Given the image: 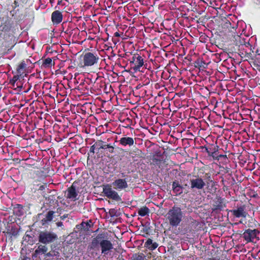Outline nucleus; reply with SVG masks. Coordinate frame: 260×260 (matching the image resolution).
<instances>
[{"mask_svg": "<svg viewBox=\"0 0 260 260\" xmlns=\"http://www.w3.org/2000/svg\"><path fill=\"white\" fill-rule=\"evenodd\" d=\"M113 39H114V38H113V37L112 36V40L113 41Z\"/></svg>", "mask_w": 260, "mask_h": 260, "instance_id": "obj_57", "label": "nucleus"}, {"mask_svg": "<svg viewBox=\"0 0 260 260\" xmlns=\"http://www.w3.org/2000/svg\"><path fill=\"white\" fill-rule=\"evenodd\" d=\"M82 60L84 67H90L96 63L99 60V57L95 54L87 52L82 56Z\"/></svg>", "mask_w": 260, "mask_h": 260, "instance_id": "obj_6", "label": "nucleus"}, {"mask_svg": "<svg viewBox=\"0 0 260 260\" xmlns=\"http://www.w3.org/2000/svg\"><path fill=\"white\" fill-rule=\"evenodd\" d=\"M100 148H103L106 150H107L110 152H112L114 150V147L112 146L106 144H103L102 143V145L100 146Z\"/></svg>", "mask_w": 260, "mask_h": 260, "instance_id": "obj_32", "label": "nucleus"}, {"mask_svg": "<svg viewBox=\"0 0 260 260\" xmlns=\"http://www.w3.org/2000/svg\"><path fill=\"white\" fill-rule=\"evenodd\" d=\"M114 199H115V201H121V198H120V196L118 195L117 192H116L115 191V194H114Z\"/></svg>", "mask_w": 260, "mask_h": 260, "instance_id": "obj_41", "label": "nucleus"}, {"mask_svg": "<svg viewBox=\"0 0 260 260\" xmlns=\"http://www.w3.org/2000/svg\"><path fill=\"white\" fill-rule=\"evenodd\" d=\"M105 49L106 50H109V51L111 50V54L110 55H108V58L105 59V60H107V62H109L110 64H111V67L113 71L114 70V65L112 63V62L111 61H112V60L114 57V55L113 54V47L111 46H108L107 44H106L105 46Z\"/></svg>", "mask_w": 260, "mask_h": 260, "instance_id": "obj_26", "label": "nucleus"}, {"mask_svg": "<svg viewBox=\"0 0 260 260\" xmlns=\"http://www.w3.org/2000/svg\"><path fill=\"white\" fill-rule=\"evenodd\" d=\"M91 222L90 221L87 222H83L81 225L85 230L88 231L91 226Z\"/></svg>", "mask_w": 260, "mask_h": 260, "instance_id": "obj_36", "label": "nucleus"}, {"mask_svg": "<svg viewBox=\"0 0 260 260\" xmlns=\"http://www.w3.org/2000/svg\"><path fill=\"white\" fill-rule=\"evenodd\" d=\"M204 177L208 181H210V182L212 181V180L211 177V174L210 173H206Z\"/></svg>", "mask_w": 260, "mask_h": 260, "instance_id": "obj_40", "label": "nucleus"}, {"mask_svg": "<svg viewBox=\"0 0 260 260\" xmlns=\"http://www.w3.org/2000/svg\"><path fill=\"white\" fill-rule=\"evenodd\" d=\"M260 231L257 229H247L242 234L241 237L247 243L253 242L254 239L258 238Z\"/></svg>", "mask_w": 260, "mask_h": 260, "instance_id": "obj_5", "label": "nucleus"}, {"mask_svg": "<svg viewBox=\"0 0 260 260\" xmlns=\"http://www.w3.org/2000/svg\"><path fill=\"white\" fill-rule=\"evenodd\" d=\"M190 188L192 190H202L206 185L204 180L199 177V176H195L194 178L191 179L189 181Z\"/></svg>", "mask_w": 260, "mask_h": 260, "instance_id": "obj_8", "label": "nucleus"}, {"mask_svg": "<svg viewBox=\"0 0 260 260\" xmlns=\"http://www.w3.org/2000/svg\"><path fill=\"white\" fill-rule=\"evenodd\" d=\"M145 58L144 55H141L138 53L134 54L129 62L131 69H133L135 72L140 71L141 68L143 66H145L144 61Z\"/></svg>", "mask_w": 260, "mask_h": 260, "instance_id": "obj_2", "label": "nucleus"}, {"mask_svg": "<svg viewBox=\"0 0 260 260\" xmlns=\"http://www.w3.org/2000/svg\"><path fill=\"white\" fill-rule=\"evenodd\" d=\"M46 255L48 257H50L53 256V254L50 252H49L48 253H47L46 254Z\"/></svg>", "mask_w": 260, "mask_h": 260, "instance_id": "obj_50", "label": "nucleus"}, {"mask_svg": "<svg viewBox=\"0 0 260 260\" xmlns=\"http://www.w3.org/2000/svg\"><path fill=\"white\" fill-rule=\"evenodd\" d=\"M56 225L58 227H62L63 225V223L62 222H57L56 223Z\"/></svg>", "mask_w": 260, "mask_h": 260, "instance_id": "obj_45", "label": "nucleus"}, {"mask_svg": "<svg viewBox=\"0 0 260 260\" xmlns=\"http://www.w3.org/2000/svg\"><path fill=\"white\" fill-rule=\"evenodd\" d=\"M116 100L117 102H118V98L117 97L116 98Z\"/></svg>", "mask_w": 260, "mask_h": 260, "instance_id": "obj_56", "label": "nucleus"}, {"mask_svg": "<svg viewBox=\"0 0 260 260\" xmlns=\"http://www.w3.org/2000/svg\"><path fill=\"white\" fill-rule=\"evenodd\" d=\"M117 137H115V142H119V144L125 146L126 145H129V146L133 145L134 143V139L131 137H122L120 140H117Z\"/></svg>", "mask_w": 260, "mask_h": 260, "instance_id": "obj_14", "label": "nucleus"}, {"mask_svg": "<svg viewBox=\"0 0 260 260\" xmlns=\"http://www.w3.org/2000/svg\"><path fill=\"white\" fill-rule=\"evenodd\" d=\"M257 69L260 72V65L257 67Z\"/></svg>", "mask_w": 260, "mask_h": 260, "instance_id": "obj_53", "label": "nucleus"}, {"mask_svg": "<svg viewBox=\"0 0 260 260\" xmlns=\"http://www.w3.org/2000/svg\"><path fill=\"white\" fill-rule=\"evenodd\" d=\"M207 260H220V259H217L215 257H211V258H209Z\"/></svg>", "mask_w": 260, "mask_h": 260, "instance_id": "obj_51", "label": "nucleus"}, {"mask_svg": "<svg viewBox=\"0 0 260 260\" xmlns=\"http://www.w3.org/2000/svg\"><path fill=\"white\" fill-rule=\"evenodd\" d=\"M116 3H117L118 5L120 4H123V0H116L115 2V4Z\"/></svg>", "mask_w": 260, "mask_h": 260, "instance_id": "obj_46", "label": "nucleus"}, {"mask_svg": "<svg viewBox=\"0 0 260 260\" xmlns=\"http://www.w3.org/2000/svg\"><path fill=\"white\" fill-rule=\"evenodd\" d=\"M120 233V228L118 226H117L115 228V237L118 239V236L116 235V233Z\"/></svg>", "mask_w": 260, "mask_h": 260, "instance_id": "obj_42", "label": "nucleus"}, {"mask_svg": "<svg viewBox=\"0 0 260 260\" xmlns=\"http://www.w3.org/2000/svg\"><path fill=\"white\" fill-rule=\"evenodd\" d=\"M119 51L118 53H115V70L117 69V68H119L121 69V72H115V75L117 76L120 77L122 76V73L125 71V67L126 66V61L123 58L124 55L125 54H120Z\"/></svg>", "mask_w": 260, "mask_h": 260, "instance_id": "obj_3", "label": "nucleus"}, {"mask_svg": "<svg viewBox=\"0 0 260 260\" xmlns=\"http://www.w3.org/2000/svg\"><path fill=\"white\" fill-rule=\"evenodd\" d=\"M220 158H227L226 155L225 154H220L219 156V159Z\"/></svg>", "mask_w": 260, "mask_h": 260, "instance_id": "obj_48", "label": "nucleus"}, {"mask_svg": "<svg viewBox=\"0 0 260 260\" xmlns=\"http://www.w3.org/2000/svg\"><path fill=\"white\" fill-rule=\"evenodd\" d=\"M43 66L45 67H50L52 64V60L50 58H46L43 63Z\"/></svg>", "mask_w": 260, "mask_h": 260, "instance_id": "obj_34", "label": "nucleus"}, {"mask_svg": "<svg viewBox=\"0 0 260 260\" xmlns=\"http://www.w3.org/2000/svg\"><path fill=\"white\" fill-rule=\"evenodd\" d=\"M120 125L122 126V129H124L125 128H131V125L132 124V120L129 118L120 122Z\"/></svg>", "mask_w": 260, "mask_h": 260, "instance_id": "obj_29", "label": "nucleus"}, {"mask_svg": "<svg viewBox=\"0 0 260 260\" xmlns=\"http://www.w3.org/2000/svg\"><path fill=\"white\" fill-rule=\"evenodd\" d=\"M122 85L118 82H117L116 83H115V96L116 95V92L119 93L120 91V87Z\"/></svg>", "mask_w": 260, "mask_h": 260, "instance_id": "obj_38", "label": "nucleus"}, {"mask_svg": "<svg viewBox=\"0 0 260 260\" xmlns=\"http://www.w3.org/2000/svg\"><path fill=\"white\" fill-rule=\"evenodd\" d=\"M136 88H137V89H139V86H137L136 87Z\"/></svg>", "mask_w": 260, "mask_h": 260, "instance_id": "obj_54", "label": "nucleus"}, {"mask_svg": "<svg viewBox=\"0 0 260 260\" xmlns=\"http://www.w3.org/2000/svg\"><path fill=\"white\" fill-rule=\"evenodd\" d=\"M115 186L117 189H124L127 187V184L125 179H118L115 180Z\"/></svg>", "mask_w": 260, "mask_h": 260, "instance_id": "obj_23", "label": "nucleus"}, {"mask_svg": "<svg viewBox=\"0 0 260 260\" xmlns=\"http://www.w3.org/2000/svg\"><path fill=\"white\" fill-rule=\"evenodd\" d=\"M250 45L249 43L244 42V44H240L239 45V51L240 55H244L245 56L248 57L251 53L247 52V49L250 50Z\"/></svg>", "mask_w": 260, "mask_h": 260, "instance_id": "obj_12", "label": "nucleus"}, {"mask_svg": "<svg viewBox=\"0 0 260 260\" xmlns=\"http://www.w3.org/2000/svg\"><path fill=\"white\" fill-rule=\"evenodd\" d=\"M214 145V144H213L209 143L207 145L200 146L199 149L201 150L203 153H207L208 156H210L211 153V152L213 150Z\"/></svg>", "mask_w": 260, "mask_h": 260, "instance_id": "obj_24", "label": "nucleus"}, {"mask_svg": "<svg viewBox=\"0 0 260 260\" xmlns=\"http://www.w3.org/2000/svg\"><path fill=\"white\" fill-rule=\"evenodd\" d=\"M253 64L254 67H255L256 68L257 67L260 66V57H256L253 61Z\"/></svg>", "mask_w": 260, "mask_h": 260, "instance_id": "obj_37", "label": "nucleus"}, {"mask_svg": "<svg viewBox=\"0 0 260 260\" xmlns=\"http://www.w3.org/2000/svg\"><path fill=\"white\" fill-rule=\"evenodd\" d=\"M68 217V214H65L60 217L61 219L64 220L66 218Z\"/></svg>", "mask_w": 260, "mask_h": 260, "instance_id": "obj_49", "label": "nucleus"}, {"mask_svg": "<svg viewBox=\"0 0 260 260\" xmlns=\"http://www.w3.org/2000/svg\"><path fill=\"white\" fill-rule=\"evenodd\" d=\"M239 222L244 224L245 227L248 229H255V228L256 226V221L252 218H251V219L248 221H245L244 222H243L242 220H241Z\"/></svg>", "mask_w": 260, "mask_h": 260, "instance_id": "obj_22", "label": "nucleus"}, {"mask_svg": "<svg viewBox=\"0 0 260 260\" xmlns=\"http://www.w3.org/2000/svg\"><path fill=\"white\" fill-rule=\"evenodd\" d=\"M115 24L117 22L126 23V18L125 16V8L122 6H119L117 8L115 6Z\"/></svg>", "mask_w": 260, "mask_h": 260, "instance_id": "obj_9", "label": "nucleus"}, {"mask_svg": "<svg viewBox=\"0 0 260 260\" xmlns=\"http://www.w3.org/2000/svg\"><path fill=\"white\" fill-rule=\"evenodd\" d=\"M102 235H98L92 241V244L100 243L102 247V252L106 253L107 251L112 248V245L111 242L108 240H102Z\"/></svg>", "mask_w": 260, "mask_h": 260, "instance_id": "obj_7", "label": "nucleus"}, {"mask_svg": "<svg viewBox=\"0 0 260 260\" xmlns=\"http://www.w3.org/2000/svg\"><path fill=\"white\" fill-rule=\"evenodd\" d=\"M219 150V146L217 145H214L213 148V150L211 152L210 157H212L214 159H219V154L218 152Z\"/></svg>", "mask_w": 260, "mask_h": 260, "instance_id": "obj_27", "label": "nucleus"}, {"mask_svg": "<svg viewBox=\"0 0 260 260\" xmlns=\"http://www.w3.org/2000/svg\"><path fill=\"white\" fill-rule=\"evenodd\" d=\"M115 115H116V117L119 122H121L129 118L126 113L123 111L121 112L120 110L118 109H116V110H115Z\"/></svg>", "mask_w": 260, "mask_h": 260, "instance_id": "obj_21", "label": "nucleus"}, {"mask_svg": "<svg viewBox=\"0 0 260 260\" xmlns=\"http://www.w3.org/2000/svg\"><path fill=\"white\" fill-rule=\"evenodd\" d=\"M230 212L234 217L236 218H245L248 214L247 212L245 211V205L241 206L238 207L237 209L231 210Z\"/></svg>", "mask_w": 260, "mask_h": 260, "instance_id": "obj_10", "label": "nucleus"}, {"mask_svg": "<svg viewBox=\"0 0 260 260\" xmlns=\"http://www.w3.org/2000/svg\"><path fill=\"white\" fill-rule=\"evenodd\" d=\"M113 217H114V210L113 209H110L109 210V215L107 214L106 215V219L107 221H109L110 223H111L112 224L114 223L113 220Z\"/></svg>", "mask_w": 260, "mask_h": 260, "instance_id": "obj_31", "label": "nucleus"}, {"mask_svg": "<svg viewBox=\"0 0 260 260\" xmlns=\"http://www.w3.org/2000/svg\"><path fill=\"white\" fill-rule=\"evenodd\" d=\"M114 44L115 45L116 44V40H115V43H114Z\"/></svg>", "mask_w": 260, "mask_h": 260, "instance_id": "obj_55", "label": "nucleus"}, {"mask_svg": "<svg viewBox=\"0 0 260 260\" xmlns=\"http://www.w3.org/2000/svg\"><path fill=\"white\" fill-rule=\"evenodd\" d=\"M149 211L150 210L148 207L146 206H143L139 209L138 213L141 216H145L148 214Z\"/></svg>", "mask_w": 260, "mask_h": 260, "instance_id": "obj_30", "label": "nucleus"}, {"mask_svg": "<svg viewBox=\"0 0 260 260\" xmlns=\"http://www.w3.org/2000/svg\"><path fill=\"white\" fill-rule=\"evenodd\" d=\"M149 82H150V80H149V79H147V80H146V83H145V84H146V85H147V84H149Z\"/></svg>", "mask_w": 260, "mask_h": 260, "instance_id": "obj_52", "label": "nucleus"}, {"mask_svg": "<svg viewBox=\"0 0 260 260\" xmlns=\"http://www.w3.org/2000/svg\"><path fill=\"white\" fill-rule=\"evenodd\" d=\"M103 192L108 198L114 199V191L112 186L109 185H104L103 187Z\"/></svg>", "mask_w": 260, "mask_h": 260, "instance_id": "obj_20", "label": "nucleus"}, {"mask_svg": "<svg viewBox=\"0 0 260 260\" xmlns=\"http://www.w3.org/2000/svg\"><path fill=\"white\" fill-rule=\"evenodd\" d=\"M223 199L221 198H219L216 201L213 205V210H222L226 205L223 202Z\"/></svg>", "mask_w": 260, "mask_h": 260, "instance_id": "obj_18", "label": "nucleus"}, {"mask_svg": "<svg viewBox=\"0 0 260 260\" xmlns=\"http://www.w3.org/2000/svg\"><path fill=\"white\" fill-rule=\"evenodd\" d=\"M145 257L143 254H137L133 255L132 260H144Z\"/></svg>", "mask_w": 260, "mask_h": 260, "instance_id": "obj_35", "label": "nucleus"}, {"mask_svg": "<svg viewBox=\"0 0 260 260\" xmlns=\"http://www.w3.org/2000/svg\"><path fill=\"white\" fill-rule=\"evenodd\" d=\"M167 215V219L172 226H177L182 221L183 213L179 207H173L169 211Z\"/></svg>", "mask_w": 260, "mask_h": 260, "instance_id": "obj_1", "label": "nucleus"}, {"mask_svg": "<svg viewBox=\"0 0 260 260\" xmlns=\"http://www.w3.org/2000/svg\"><path fill=\"white\" fill-rule=\"evenodd\" d=\"M78 193L76 191V187L74 184L68 189L67 198L72 201H76L77 198Z\"/></svg>", "mask_w": 260, "mask_h": 260, "instance_id": "obj_13", "label": "nucleus"}, {"mask_svg": "<svg viewBox=\"0 0 260 260\" xmlns=\"http://www.w3.org/2000/svg\"><path fill=\"white\" fill-rule=\"evenodd\" d=\"M183 187L181 186L178 181H175L172 183V190L176 195H179L183 192Z\"/></svg>", "mask_w": 260, "mask_h": 260, "instance_id": "obj_19", "label": "nucleus"}, {"mask_svg": "<svg viewBox=\"0 0 260 260\" xmlns=\"http://www.w3.org/2000/svg\"><path fill=\"white\" fill-rule=\"evenodd\" d=\"M47 250L48 248L46 246L40 245L36 249L35 252L36 255H39L45 253Z\"/></svg>", "mask_w": 260, "mask_h": 260, "instance_id": "obj_28", "label": "nucleus"}, {"mask_svg": "<svg viewBox=\"0 0 260 260\" xmlns=\"http://www.w3.org/2000/svg\"><path fill=\"white\" fill-rule=\"evenodd\" d=\"M116 126H117V127L115 129V134L119 135L122 133H124V129H122L120 124H118L117 123H115V127Z\"/></svg>", "mask_w": 260, "mask_h": 260, "instance_id": "obj_33", "label": "nucleus"}, {"mask_svg": "<svg viewBox=\"0 0 260 260\" xmlns=\"http://www.w3.org/2000/svg\"><path fill=\"white\" fill-rule=\"evenodd\" d=\"M194 64L196 68L203 71L207 68L209 63H206L203 58H199L194 61Z\"/></svg>", "mask_w": 260, "mask_h": 260, "instance_id": "obj_17", "label": "nucleus"}, {"mask_svg": "<svg viewBox=\"0 0 260 260\" xmlns=\"http://www.w3.org/2000/svg\"><path fill=\"white\" fill-rule=\"evenodd\" d=\"M25 64L24 63H23V62H22V63H20V64H19V68H20V69H22V68H24V67H25Z\"/></svg>", "mask_w": 260, "mask_h": 260, "instance_id": "obj_47", "label": "nucleus"}, {"mask_svg": "<svg viewBox=\"0 0 260 260\" xmlns=\"http://www.w3.org/2000/svg\"><path fill=\"white\" fill-rule=\"evenodd\" d=\"M54 212L53 211H48L45 215L41 221V223L42 225L46 226L52 221L54 217Z\"/></svg>", "mask_w": 260, "mask_h": 260, "instance_id": "obj_15", "label": "nucleus"}, {"mask_svg": "<svg viewBox=\"0 0 260 260\" xmlns=\"http://www.w3.org/2000/svg\"><path fill=\"white\" fill-rule=\"evenodd\" d=\"M125 23H119V22H117V23L115 24L116 28L117 29V31L115 32V37H121L123 38L124 36V31L127 27V25Z\"/></svg>", "mask_w": 260, "mask_h": 260, "instance_id": "obj_11", "label": "nucleus"}, {"mask_svg": "<svg viewBox=\"0 0 260 260\" xmlns=\"http://www.w3.org/2000/svg\"><path fill=\"white\" fill-rule=\"evenodd\" d=\"M51 19L54 24H59L62 20V15L59 11H55L52 13Z\"/></svg>", "mask_w": 260, "mask_h": 260, "instance_id": "obj_16", "label": "nucleus"}, {"mask_svg": "<svg viewBox=\"0 0 260 260\" xmlns=\"http://www.w3.org/2000/svg\"><path fill=\"white\" fill-rule=\"evenodd\" d=\"M115 150L116 151H120L122 153L124 152V150L122 148H120L119 147H115Z\"/></svg>", "mask_w": 260, "mask_h": 260, "instance_id": "obj_44", "label": "nucleus"}, {"mask_svg": "<svg viewBox=\"0 0 260 260\" xmlns=\"http://www.w3.org/2000/svg\"><path fill=\"white\" fill-rule=\"evenodd\" d=\"M57 239V236L55 233L48 231L41 232L38 237L39 241L44 244L53 242Z\"/></svg>", "mask_w": 260, "mask_h": 260, "instance_id": "obj_4", "label": "nucleus"}, {"mask_svg": "<svg viewBox=\"0 0 260 260\" xmlns=\"http://www.w3.org/2000/svg\"><path fill=\"white\" fill-rule=\"evenodd\" d=\"M123 213V211H117L115 210V216H119Z\"/></svg>", "mask_w": 260, "mask_h": 260, "instance_id": "obj_43", "label": "nucleus"}, {"mask_svg": "<svg viewBox=\"0 0 260 260\" xmlns=\"http://www.w3.org/2000/svg\"><path fill=\"white\" fill-rule=\"evenodd\" d=\"M144 246L150 250L153 251L158 247V245L156 242H153L152 239L148 238L146 241Z\"/></svg>", "mask_w": 260, "mask_h": 260, "instance_id": "obj_25", "label": "nucleus"}, {"mask_svg": "<svg viewBox=\"0 0 260 260\" xmlns=\"http://www.w3.org/2000/svg\"><path fill=\"white\" fill-rule=\"evenodd\" d=\"M102 145V143H99L95 144L94 145H92L90 148V151L94 152V149L96 146H100Z\"/></svg>", "mask_w": 260, "mask_h": 260, "instance_id": "obj_39", "label": "nucleus"}]
</instances>
